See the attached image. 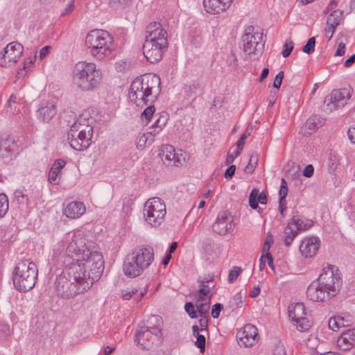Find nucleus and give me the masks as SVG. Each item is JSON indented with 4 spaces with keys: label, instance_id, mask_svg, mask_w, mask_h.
<instances>
[{
    "label": "nucleus",
    "instance_id": "37",
    "mask_svg": "<svg viewBox=\"0 0 355 355\" xmlns=\"http://www.w3.org/2000/svg\"><path fill=\"white\" fill-rule=\"evenodd\" d=\"M168 117L166 113L159 114L158 118L155 121L150 125L157 129H163L167 122Z\"/></svg>",
    "mask_w": 355,
    "mask_h": 355
},
{
    "label": "nucleus",
    "instance_id": "12",
    "mask_svg": "<svg viewBox=\"0 0 355 355\" xmlns=\"http://www.w3.org/2000/svg\"><path fill=\"white\" fill-rule=\"evenodd\" d=\"M158 155L166 166H182L185 161L182 150L176 152L175 148L169 144L162 145L159 149Z\"/></svg>",
    "mask_w": 355,
    "mask_h": 355
},
{
    "label": "nucleus",
    "instance_id": "60",
    "mask_svg": "<svg viewBox=\"0 0 355 355\" xmlns=\"http://www.w3.org/2000/svg\"><path fill=\"white\" fill-rule=\"evenodd\" d=\"M266 259L267 260L268 264L269 267L272 270H275V266L273 263V258L270 253L266 254Z\"/></svg>",
    "mask_w": 355,
    "mask_h": 355
},
{
    "label": "nucleus",
    "instance_id": "26",
    "mask_svg": "<svg viewBox=\"0 0 355 355\" xmlns=\"http://www.w3.org/2000/svg\"><path fill=\"white\" fill-rule=\"evenodd\" d=\"M351 97L350 89L343 88L334 89L330 94V101H336L337 106L342 107L347 104V101Z\"/></svg>",
    "mask_w": 355,
    "mask_h": 355
},
{
    "label": "nucleus",
    "instance_id": "3",
    "mask_svg": "<svg viewBox=\"0 0 355 355\" xmlns=\"http://www.w3.org/2000/svg\"><path fill=\"white\" fill-rule=\"evenodd\" d=\"M154 260V250L149 245H139L127 254L123 261L125 275L135 278L141 275Z\"/></svg>",
    "mask_w": 355,
    "mask_h": 355
},
{
    "label": "nucleus",
    "instance_id": "56",
    "mask_svg": "<svg viewBox=\"0 0 355 355\" xmlns=\"http://www.w3.org/2000/svg\"><path fill=\"white\" fill-rule=\"evenodd\" d=\"M345 44L341 41L338 43L337 50L334 54L335 56H342L345 53Z\"/></svg>",
    "mask_w": 355,
    "mask_h": 355
},
{
    "label": "nucleus",
    "instance_id": "54",
    "mask_svg": "<svg viewBox=\"0 0 355 355\" xmlns=\"http://www.w3.org/2000/svg\"><path fill=\"white\" fill-rule=\"evenodd\" d=\"M314 167L312 164H308L302 171V174L306 178H311L313 175Z\"/></svg>",
    "mask_w": 355,
    "mask_h": 355
},
{
    "label": "nucleus",
    "instance_id": "50",
    "mask_svg": "<svg viewBox=\"0 0 355 355\" xmlns=\"http://www.w3.org/2000/svg\"><path fill=\"white\" fill-rule=\"evenodd\" d=\"M138 291L137 288H128L126 290H123L122 291V297L123 300H130V297L135 295V293H137Z\"/></svg>",
    "mask_w": 355,
    "mask_h": 355
},
{
    "label": "nucleus",
    "instance_id": "53",
    "mask_svg": "<svg viewBox=\"0 0 355 355\" xmlns=\"http://www.w3.org/2000/svg\"><path fill=\"white\" fill-rule=\"evenodd\" d=\"M162 129H157L155 128L154 127L150 126L147 129V131L146 132V135L149 138H151L154 140V137L158 135Z\"/></svg>",
    "mask_w": 355,
    "mask_h": 355
},
{
    "label": "nucleus",
    "instance_id": "62",
    "mask_svg": "<svg viewBox=\"0 0 355 355\" xmlns=\"http://www.w3.org/2000/svg\"><path fill=\"white\" fill-rule=\"evenodd\" d=\"M348 137L351 141L355 144V126L349 128Z\"/></svg>",
    "mask_w": 355,
    "mask_h": 355
},
{
    "label": "nucleus",
    "instance_id": "49",
    "mask_svg": "<svg viewBox=\"0 0 355 355\" xmlns=\"http://www.w3.org/2000/svg\"><path fill=\"white\" fill-rule=\"evenodd\" d=\"M246 139H247V138L245 137H244L243 135H241L240 137V138L239 139V140L237 141V142H236L237 149L235 151L236 157H238L241 154V150H243V148L245 144Z\"/></svg>",
    "mask_w": 355,
    "mask_h": 355
},
{
    "label": "nucleus",
    "instance_id": "30",
    "mask_svg": "<svg viewBox=\"0 0 355 355\" xmlns=\"http://www.w3.org/2000/svg\"><path fill=\"white\" fill-rule=\"evenodd\" d=\"M284 244L286 246H289L291 245L295 238L297 236L298 233L289 222L284 228Z\"/></svg>",
    "mask_w": 355,
    "mask_h": 355
},
{
    "label": "nucleus",
    "instance_id": "46",
    "mask_svg": "<svg viewBox=\"0 0 355 355\" xmlns=\"http://www.w3.org/2000/svg\"><path fill=\"white\" fill-rule=\"evenodd\" d=\"M196 341L195 342V345L197 347L200 349V352L201 353H204L205 351V344H206V338L205 336L200 334L197 336Z\"/></svg>",
    "mask_w": 355,
    "mask_h": 355
},
{
    "label": "nucleus",
    "instance_id": "11",
    "mask_svg": "<svg viewBox=\"0 0 355 355\" xmlns=\"http://www.w3.org/2000/svg\"><path fill=\"white\" fill-rule=\"evenodd\" d=\"M306 315V309L303 303L297 302L289 305L288 316L300 331H306L311 327V322Z\"/></svg>",
    "mask_w": 355,
    "mask_h": 355
},
{
    "label": "nucleus",
    "instance_id": "51",
    "mask_svg": "<svg viewBox=\"0 0 355 355\" xmlns=\"http://www.w3.org/2000/svg\"><path fill=\"white\" fill-rule=\"evenodd\" d=\"M223 309V305L220 303H216L212 306L211 316L214 318H218L220 311Z\"/></svg>",
    "mask_w": 355,
    "mask_h": 355
},
{
    "label": "nucleus",
    "instance_id": "45",
    "mask_svg": "<svg viewBox=\"0 0 355 355\" xmlns=\"http://www.w3.org/2000/svg\"><path fill=\"white\" fill-rule=\"evenodd\" d=\"M184 309L191 318L198 317L197 311L195 310L194 304L192 302H187L184 305Z\"/></svg>",
    "mask_w": 355,
    "mask_h": 355
},
{
    "label": "nucleus",
    "instance_id": "14",
    "mask_svg": "<svg viewBox=\"0 0 355 355\" xmlns=\"http://www.w3.org/2000/svg\"><path fill=\"white\" fill-rule=\"evenodd\" d=\"M146 40L156 43L160 46L168 47L166 31L158 22H152L146 27Z\"/></svg>",
    "mask_w": 355,
    "mask_h": 355
},
{
    "label": "nucleus",
    "instance_id": "48",
    "mask_svg": "<svg viewBox=\"0 0 355 355\" xmlns=\"http://www.w3.org/2000/svg\"><path fill=\"white\" fill-rule=\"evenodd\" d=\"M294 47L293 42L291 40H286L284 45V49L282 51V55L284 58H287L292 52Z\"/></svg>",
    "mask_w": 355,
    "mask_h": 355
},
{
    "label": "nucleus",
    "instance_id": "1",
    "mask_svg": "<svg viewBox=\"0 0 355 355\" xmlns=\"http://www.w3.org/2000/svg\"><path fill=\"white\" fill-rule=\"evenodd\" d=\"M67 266L56 279L58 295L70 298L89 289L104 270L102 254L80 232L73 233L66 248Z\"/></svg>",
    "mask_w": 355,
    "mask_h": 355
},
{
    "label": "nucleus",
    "instance_id": "28",
    "mask_svg": "<svg viewBox=\"0 0 355 355\" xmlns=\"http://www.w3.org/2000/svg\"><path fill=\"white\" fill-rule=\"evenodd\" d=\"M56 113V107L51 103H48L46 106L41 107L37 110L39 119L44 122L50 121Z\"/></svg>",
    "mask_w": 355,
    "mask_h": 355
},
{
    "label": "nucleus",
    "instance_id": "52",
    "mask_svg": "<svg viewBox=\"0 0 355 355\" xmlns=\"http://www.w3.org/2000/svg\"><path fill=\"white\" fill-rule=\"evenodd\" d=\"M284 71H280L279 73L276 75L274 82H273V87L276 89H279V87L282 85V80L284 78Z\"/></svg>",
    "mask_w": 355,
    "mask_h": 355
},
{
    "label": "nucleus",
    "instance_id": "44",
    "mask_svg": "<svg viewBox=\"0 0 355 355\" xmlns=\"http://www.w3.org/2000/svg\"><path fill=\"white\" fill-rule=\"evenodd\" d=\"M242 270L239 266H234L233 268L230 271L228 275V281L230 283H233L236 280L239 275L241 273Z\"/></svg>",
    "mask_w": 355,
    "mask_h": 355
},
{
    "label": "nucleus",
    "instance_id": "40",
    "mask_svg": "<svg viewBox=\"0 0 355 355\" xmlns=\"http://www.w3.org/2000/svg\"><path fill=\"white\" fill-rule=\"evenodd\" d=\"M258 155L257 154L252 155L250 157L248 164L245 168V171L247 173H251L255 169L258 163Z\"/></svg>",
    "mask_w": 355,
    "mask_h": 355
},
{
    "label": "nucleus",
    "instance_id": "7",
    "mask_svg": "<svg viewBox=\"0 0 355 355\" xmlns=\"http://www.w3.org/2000/svg\"><path fill=\"white\" fill-rule=\"evenodd\" d=\"M93 128L89 124H82L80 120L74 122L67 132V139L72 148L84 150L92 143Z\"/></svg>",
    "mask_w": 355,
    "mask_h": 355
},
{
    "label": "nucleus",
    "instance_id": "57",
    "mask_svg": "<svg viewBox=\"0 0 355 355\" xmlns=\"http://www.w3.org/2000/svg\"><path fill=\"white\" fill-rule=\"evenodd\" d=\"M288 194V187L281 186L279 191V200H286Z\"/></svg>",
    "mask_w": 355,
    "mask_h": 355
},
{
    "label": "nucleus",
    "instance_id": "47",
    "mask_svg": "<svg viewBox=\"0 0 355 355\" xmlns=\"http://www.w3.org/2000/svg\"><path fill=\"white\" fill-rule=\"evenodd\" d=\"M272 243H273L272 235L268 233L266 237L264 245L262 248V254L270 253L269 250H270L271 244Z\"/></svg>",
    "mask_w": 355,
    "mask_h": 355
},
{
    "label": "nucleus",
    "instance_id": "33",
    "mask_svg": "<svg viewBox=\"0 0 355 355\" xmlns=\"http://www.w3.org/2000/svg\"><path fill=\"white\" fill-rule=\"evenodd\" d=\"M211 302H196L198 316H208Z\"/></svg>",
    "mask_w": 355,
    "mask_h": 355
},
{
    "label": "nucleus",
    "instance_id": "13",
    "mask_svg": "<svg viewBox=\"0 0 355 355\" xmlns=\"http://www.w3.org/2000/svg\"><path fill=\"white\" fill-rule=\"evenodd\" d=\"M234 227V218L228 211H220L212 225L213 231L219 235H225Z\"/></svg>",
    "mask_w": 355,
    "mask_h": 355
},
{
    "label": "nucleus",
    "instance_id": "15",
    "mask_svg": "<svg viewBox=\"0 0 355 355\" xmlns=\"http://www.w3.org/2000/svg\"><path fill=\"white\" fill-rule=\"evenodd\" d=\"M23 50V46L19 42H12L9 43L1 53V66L7 67L10 62L15 63L21 56Z\"/></svg>",
    "mask_w": 355,
    "mask_h": 355
},
{
    "label": "nucleus",
    "instance_id": "41",
    "mask_svg": "<svg viewBox=\"0 0 355 355\" xmlns=\"http://www.w3.org/2000/svg\"><path fill=\"white\" fill-rule=\"evenodd\" d=\"M153 139L151 138H149V137L147 136L146 132L143 133L141 135H139L137 138V141H136L137 146L138 147H144V146H146V144H148V145H150L151 144H153Z\"/></svg>",
    "mask_w": 355,
    "mask_h": 355
},
{
    "label": "nucleus",
    "instance_id": "31",
    "mask_svg": "<svg viewBox=\"0 0 355 355\" xmlns=\"http://www.w3.org/2000/svg\"><path fill=\"white\" fill-rule=\"evenodd\" d=\"M284 170L288 178H300L302 175L300 166L293 162H288Z\"/></svg>",
    "mask_w": 355,
    "mask_h": 355
},
{
    "label": "nucleus",
    "instance_id": "29",
    "mask_svg": "<svg viewBox=\"0 0 355 355\" xmlns=\"http://www.w3.org/2000/svg\"><path fill=\"white\" fill-rule=\"evenodd\" d=\"M297 232L306 231L313 225V221L310 219L303 220L300 216L294 215L290 221Z\"/></svg>",
    "mask_w": 355,
    "mask_h": 355
},
{
    "label": "nucleus",
    "instance_id": "59",
    "mask_svg": "<svg viewBox=\"0 0 355 355\" xmlns=\"http://www.w3.org/2000/svg\"><path fill=\"white\" fill-rule=\"evenodd\" d=\"M236 171V166L234 165L230 166L225 171V178H231L234 175Z\"/></svg>",
    "mask_w": 355,
    "mask_h": 355
},
{
    "label": "nucleus",
    "instance_id": "61",
    "mask_svg": "<svg viewBox=\"0 0 355 355\" xmlns=\"http://www.w3.org/2000/svg\"><path fill=\"white\" fill-rule=\"evenodd\" d=\"M50 51V46H44L40 51V58L42 60L45 56L49 54Z\"/></svg>",
    "mask_w": 355,
    "mask_h": 355
},
{
    "label": "nucleus",
    "instance_id": "16",
    "mask_svg": "<svg viewBox=\"0 0 355 355\" xmlns=\"http://www.w3.org/2000/svg\"><path fill=\"white\" fill-rule=\"evenodd\" d=\"M161 334V329L157 326L141 327L135 334L136 340L143 349H146L149 346L148 343H153L159 338Z\"/></svg>",
    "mask_w": 355,
    "mask_h": 355
},
{
    "label": "nucleus",
    "instance_id": "23",
    "mask_svg": "<svg viewBox=\"0 0 355 355\" xmlns=\"http://www.w3.org/2000/svg\"><path fill=\"white\" fill-rule=\"evenodd\" d=\"M16 147L14 138L8 135H4L0 139V157L3 158L11 157Z\"/></svg>",
    "mask_w": 355,
    "mask_h": 355
},
{
    "label": "nucleus",
    "instance_id": "34",
    "mask_svg": "<svg viewBox=\"0 0 355 355\" xmlns=\"http://www.w3.org/2000/svg\"><path fill=\"white\" fill-rule=\"evenodd\" d=\"M196 295L197 297L196 302H211L213 293L211 291L206 290L205 288H199Z\"/></svg>",
    "mask_w": 355,
    "mask_h": 355
},
{
    "label": "nucleus",
    "instance_id": "19",
    "mask_svg": "<svg viewBox=\"0 0 355 355\" xmlns=\"http://www.w3.org/2000/svg\"><path fill=\"white\" fill-rule=\"evenodd\" d=\"M166 48V46H160L156 43L145 40L143 44V53L149 62L154 63L160 60L163 50Z\"/></svg>",
    "mask_w": 355,
    "mask_h": 355
},
{
    "label": "nucleus",
    "instance_id": "2",
    "mask_svg": "<svg viewBox=\"0 0 355 355\" xmlns=\"http://www.w3.org/2000/svg\"><path fill=\"white\" fill-rule=\"evenodd\" d=\"M161 92L160 79L155 74L144 75L135 78L128 89V99L135 105L146 106L141 114V120H150L155 112L153 103Z\"/></svg>",
    "mask_w": 355,
    "mask_h": 355
},
{
    "label": "nucleus",
    "instance_id": "25",
    "mask_svg": "<svg viewBox=\"0 0 355 355\" xmlns=\"http://www.w3.org/2000/svg\"><path fill=\"white\" fill-rule=\"evenodd\" d=\"M342 16V10H335L327 17L325 32L327 34H330L329 39L331 38L336 28L340 24Z\"/></svg>",
    "mask_w": 355,
    "mask_h": 355
},
{
    "label": "nucleus",
    "instance_id": "38",
    "mask_svg": "<svg viewBox=\"0 0 355 355\" xmlns=\"http://www.w3.org/2000/svg\"><path fill=\"white\" fill-rule=\"evenodd\" d=\"M8 210V199L5 193L0 194V217H3Z\"/></svg>",
    "mask_w": 355,
    "mask_h": 355
},
{
    "label": "nucleus",
    "instance_id": "18",
    "mask_svg": "<svg viewBox=\"0 0 355 355\" xmlns=\"http://www.w3.org/2000/svg\"><path fill=\"white\" fill-rule=\"evenodd\" d=\"M258 336L257 328L251 324H245L242 331L238 332L236 337L239 344L244 347H251L256 341Z\"/></svg>",
    "mask_w": 355,
    "mask_h": 355
},
{
    "label": "nucleus",
    "instance_id": "32",
    "mask_svg": "<svg viewBox=\"0 0 355 355\" xmlns=\"http://www.w3.org/2000/svg\"><path fill=\"white\" fill-rule=\"evenodd\" d=\"M66 162L63 159H57L52 164L49 173V178H57L60 170L65 166Z\"/></svg>",
    "mask_w": 355,
    "mask_h": 355
},
{
    "label": "nucleus",
    "instance_id": "17",
    "mask_svg": "<svg viewBox=\"0 0 355 355\" xmlns=\"http://www.w3.org/2000/svg\"><path fill=\"white\" fill-rule=\"evenodd\" d=\"M307 298L313 302H325L329 300L333 296L328 291L323 288V286L317 281L312 282L306 290Z\"/></svg>",
    "mask_w": 355,
    "mask_h": 355
},
{
    "label": "nucleus",
    "instance_id": "43",
    "mask_svg": "<svg viewBox=\"0 0 355 355\" xmlns=\"http://www.w3.org/2000/svg\"><path fill=\"white\" fill-rule=\"evenodd\" d=\"M337 166L338 164L336 162V159H333L331 157H330L328 160V171L330 175H338L339 171L338 170Z\"/></svg>",
    "mask_w": 355,
    "mask_h": 355
},
{
    "label": "nucleus",
    "instance_id": "8",
    "mask_svg": "<svg viewBox=\"0 0 355 355\" xmlns=\"http://www.w3.org/2000/svg\"><path fill=\"white\" fill-rule=\"evenodd\" d=\"M316 279L333 297L338 293L343 284L338 268L329 263L323 266L322 271Z\"/></svg>",
    "mask_w": 355,
    "mask_h": 355
},
{
    "label": "nucleus",
    "instance_id": "4",
    "mask_svg": "<svg viewBox=\"0 0 355 355\" xmlns=\"http://www.w3.org/2000/svg\"><path fill=\"white\" fill-rule=\"evenodd\" d=\"M85 45L89 53L98 60L111 57L114 51L112 37L102 29L89 31L85 37Z\"/></svg>",
    "mask_w": 355,
    "mask_h": 355
},
{
    "label": "nucleus",
    "instance_id": "64",
    "mask_svg": "<svg viewBox=\"0 0 355 355\" xmlns=\"http://www.w3.org/2000/svg\"><path fill=\"white\" fill-rule=\"evenodd\" d=\"M261 290L259 286H254L253 290L250 293V296L251 297H256L260 294Z\"/></svg>",
    "mask_w": 355,
    "mask_h": 355
},
{
    "label": "nucleus",
    "instance_id": "20",
    "mask_svg": "<svg viewBox=\"0 0 355 355\" xmlns=\"http://www.w3.org/2000/svg\"><path fill=\"white\" fill-rule=\"evenodd\" d=\"M320 240L318 238L312 236L305 238L300 245V251L303 257L311 258L314 257L319 249Z\"/></svg>",
    "mask_w": 355,
    "mask_h": 355
},
{
    "label": "nucleus",
    "instance_id": "21",
    "mask_svg": "<svg viewBox=\"0 0 355 355\" xmlns=\"http://www.w3.org/2000/svg\"><path fill=\"white\" fill-rule=\"evenodd\" d=\"M233 0H203L205 10L210 14H219L227 10Z\"/></svg>",
    "mask_w": 355,
    "mask_h": 355
},
{
    "label": "nucleus",
    "instance_id": "63",
    "mask_svg": "<svg viewBox=\"0 0 355 355\" xmlns=\"http://www.w3.org/2000/svg\"><path fill=\"white\" fill-rule=\"evenodd\" d=\"M355 62V53L351 55L348 59H347L344 63V67H349Z\"/></svg>",
    "mask_w": 355,
    "mask_h": 355
},
{
    "label": "nucleus",
    "instance_id": "24",
    "mask_svg": "<svg viewBox=\"0 0 355 355\" xmlns=\"http://www.w3.org/2000/svg\"><path fill=\"white\" fill-rule=\"evenodd\" d=\"M338 347L341 350H348L355 346V329L343 332L337 340Z\"/></svg>",
    "mask_w": 355,
    "mask_h": 355
},
{
    "label": "nucleus",
    "instance_id": "39",
    "mask_svg": "<svg viewBox=\"0 0 355 355\" xmlns=\"http://www.w3.org/2000/svg\"><path fill=\"white\" fill-rule=\"evenodd\" d=\"M342 326H344L342 318L332 317L329 320V327L333 331H337Z\"/></svg>",
    "mask_w": 355,
    "mask_h": 355
},
{
    "label": "nucleus",
    "instance_id": "42",
    "mask_svg": "<svg viewBox=\"0 0 355 355\" xmlns=\"http://www.w3.org/2000/svg\"><path fill=\"white\" fill-rule=\"evenodd\" d=\"M315 38L311 37L308 40L306 44L302 47V51L306 54H311L315 51Z\"/></svg>",
    "mask_w": 355,
    "mask_h": 355
},
{
    "label": "nucleus",
    "instance_id": "22",
    "mask_svg": "<svg viewBox=\"0 0 355 355\" xmlns=\"http://www.w3.org/2000/svg\"><path fill=\"white\" fill-rule=\"evenodd\" d=\"M86 208L83 202L80 201H71L66 205L63 209V214L69 218L75 219L80 217Z\"/></svg>",
    "mask_w": 355,
    "mask_h": 355
},
{
    "label": "nucleus",
    "instance_id": "27",
    "mask_svg": "<svg viewBox=\"0 0 355 355\" xmlns=\"http://www.w3.org/2000/svg\"><path fill=\"white\" fill-rule=\"evenodd\" d=\"M325 123V119L314 114L310 116L304 125L305 134L311 135Z\"/></svg>",
    "mask_w": 355,
    "mask_h": 355
},
{
    "label": "nucleus",
    "instance_id": "9",
    "mask_svg": "<svg viewBox=\"0 0 355 355\" xmlns=\"http://www.w3.org/2000/svg\"><path fill=\"white\" fill-rule=\"evenodd\" d=\"M166 214L165 203L159 198L148 199L144 205V216L146 221L153 227L160 225Z\"/></svg>",
    "mask_w": 355,
    "mask_h": 355
},
{
    "label": "nucleus",
    "instance_id": "5",
    "mask_svg": "<svg viewBox=\"0 0 355 355\" xmlns=\"http://www.w3.org/2000/svg\"><path fill=\"white\" fill-rule=\"evenodd\" d=\"M37 267L30 260L19 261L13 270V284L19 291H28L35 285L37 279Z\"/></svg>",
    "mask_w": 355,
    "mask_h": 355
},
{
    "label": "nucleus",
    "instance_id": "36",
    "mask_svg": "<svg viewBox=\"0 0 355 355\" xmlns=\"http://www.w3.org/2000/svg\"><path fill=\"white\" fill-rule=\"evenodd\" d=\"M330 94L327 96L324 101V110L327 112H332L340 107L341 106H337L336 101H330Z\"/></svg>",
    "mask_w": 355,
    "mask_h": 355
},
{
    "label": "nucleus",
    "instance_id": "10",
    "mask_svg": "<svg viewBox=\"0 0 355 355\" xmlns=\"http://www.w3.org/2000/svg\"><path fill=\"white\" fill-rule=\"evenodd\" d=\"M263 34L254 32L252 26H248L242 35L243 49L248 55L254 54L256 52L261 53L264 44L262 43Z\"/></svg>",
    "mask_w": 355,
    "mask_h": 355
},
{
    "label": "nucleus",
    "instance_id": "55",
    "mask_svg": "<svg viewBox=\"0 0 355 355\" xmlns=\"http://www.w3.org/2000/svg\"><path fill=\"white\" fill-rule=\"evenodd\" d=\"M273 355H286L284 346L281 343L276 345L273 350Z\"/></svg>",
    "mask_w": 355,
    "mask_h": 355
},
{
    "label": "nucleus",
    "instance_id": "35",
    "mask_svg": "<svg viewBox=\"0 0 355 355\" xmlns=\"http://www.w3.org/2000/svg\"><path fill=\"white\" fill-rule=\"evenodd\" d=\"M245 293H242V291L236 293L234 297L230 300V306L232 309L241 306L243 302Z\"/></svg>",
    "mask_w": 355,
    "mask_h": 355
},
{
    "label": "nucleus",
    "instance_id": "6",
    "mask_svg": "<svg viewBox=\"0 0 355 355\" xmlns=\"http://www.w3.org/2000/svg\"><path fill=\"white\" fill-rule=\"evenodd\" d=\"M73 80L75 84L81 89L92 90L99 84V71L93 62H79L76 65Z\"/></svg>",
    "mask_w": 355,
    "mask_h": 355
},
{
    "label": "nucleus",
    "instance_id": "58",
    "mask_svg": "<svg viewBox=\"0 0 355 355\" xmlns=\"http://www.w3.org/2000/svg\"><path fill=\"white\" fill-rule=\"evenodd\" d=\"M198 322L200 326V330H205L208 324V316L201 317Z\"/></svg>",
    "mask_w": 355,
    "mask_h": 355
}]
</instances>
